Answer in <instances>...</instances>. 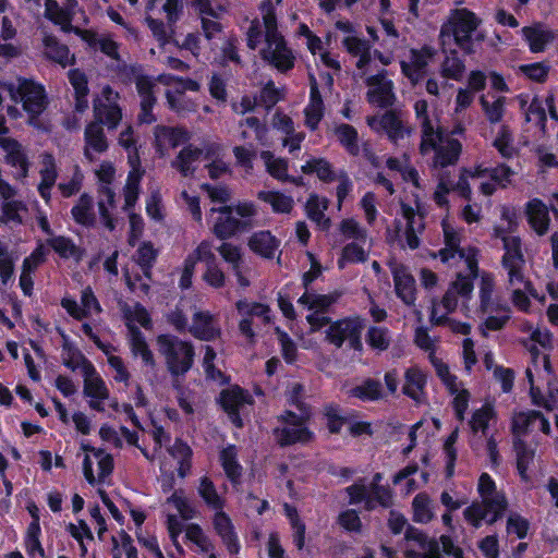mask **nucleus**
Here are the masks:
<instances>
[{"instance_id": "obj_1", "label": "nucleus", "mask_w": 558, "mask_h": 558, "mask_svg": "<svg viewBox=\"0 0 558 558\" xmlns=\"http://www.w3.org/2000/svg\"><path fill=\"white\" fill-rule=\"evenodd\" d=\"M444 232V247L438 252L441 263L458 270L457 279L445 294L441 303L433 307L430 319L436 325H447L454 333L468 335L471 326L466 323L447 318L439 314L442 307L446 314L456 310L457 296L463 301L469 300L473 291L472 279L477 275L478 250L473 246L462 247L463 229L453 226L448 218L441 221Z\"/></svg>"}, {"instance_id": "obj_2", "label": "nucleus", "mask_w": 558, "mask_h": 558, "mask_svg": "<svg viewBox=\"0 0 558 558\" xmlns=\"http://www.w3.org/2000/svg\"><path fill=\"white\" fill-rule=\"evenodd\" d=\"M522 331L527 336L521 342L530 352L531 363L526 368V377L530 383L531 397L535 404L544 405L547 410L558 408V389H553V371L547 354L541 353L536 344L547 349L551 345V332L546 328L533 327L531 324H522Z\"/></svg>"}, {"instance_id": "obj_3", "label": "nucleus", "mask_w": 558, "mask_h": 558, "mask_svg": "<svg viewBox=\"0 0 558 558\" xmlns=\"http://www.w3.org/2000/svg\"><path fill=\"white\" fill-rule=\"evenodd\" d=\"M262 22L254 20L247 31V46L257 49L264 61L280 72L294 66L295 57L288 47L284 37L278 31L275 8L270 0L260 4Z\"/></svg>"}, {"instance_id": "obj_4", "label": "nucleus", "mask_w": 558, "mask_h": 558, "mask_svg": "<svg viewBox=\"0 0 558 558\" xmlns=\"http://www.w3.org/2000/svg\"><path fill=\"white\" fill-rule=\"evenodd\" d=\"M145 434L151 441V446L140 447V449L147 460L158 463L163 475V489H171L174 469L181 478L190 473L192 450L180 439H175L171 445L170 435L161 426L153 424L151 428Z\"/></svg>"}, {"instance_id": "obj_5", "label": "nucleus", "mask_w": 558, "mask_h": 558, "mask_svg": "<svg viewBox=\"0 0 558 558\" xmlns=\"http://www.w3.org/2000/svg\"><path fill=\"white\" fill-rule=\"evenodd\" d=\"M416 119L422 126L421 151L426 154L434 150V166L447 167L453 165L460 155L461 144L451 137L452 134H461L463 128L457 125L451 134L446 133L439 125L436 114L428 112V104L426 100H417L414 105Z\"/></svg>"}, {"instance_id": "obj_6", "label": "nucleus", "mask_w": 558, "mask_h": 558, "mask_svg": "<svg viewBox=\"0 0 558 558\" xmlns=\"http://www.w3.org/2000/svg\"><path fill=\"white\" fill-rule=\"evenodd\" d=\"M118 98V93L107 85L102 87L101 94L94 100L96 121L89 123L85 129L84 156L89 161L94 160L93 153L101 154L108 148L101 124L114 129L122 118L121 109L117 104Z\"/></svg>"}, {"instance_id": "obj_7", "label": "nucleus", "mask_w": 558, "mask_h": 558, "mask_svg": "<svg viewBox=\"0 0 558 558\" xmlns=\"http://www.w3.org/2000/svg\"><path fill=\"white\" fill-rule=\"evenodd\" d=\"M494 234L500 238L504 243L505 254L502 266L507 270L509 288L512 292V302L521 311L526 312L530 306V295L537 298L531 283L525 279L523 268L525 260L521 252L520 239L514 235L506 234L500 227H495Z\"/></svg>"}, {"instance_id": "obj_8", "label": "nucleus", "mask_w": 558, "mask_h": 558, "mask_svg": "<svg viewBox=\"0 0 558 558\" xmlns=\"http://www.w3.org/2000/svg\"><path fill=\"white\" fill-rule=\"evenodd\" d=\"M258 215L257 206L252 202H239L233 206L211 208L208 222L219 239H228L254 227Z\"/></svg>"}, {"instance_id": "obj_9", "label": "nucleus", "mask_w": 558, "mask_h": 558, "mask_svg": "<svg viewBox=\"0 0 558 558\" xmlns=\"http://www.w3.org/2000/svg\"><path fill=\"white\" fill-rule=\"evenodd\" d=\"M302 386L293 384L289 392V402L294 405L298 412L287 410L281 416L282 426L276 428V437L281 445H291L295 442L306 444L313 439V433L307 428L306 421L310 417V411L300 400Z\"/></svg>"}, {"instance_id": "obj_10", "label": "nucleus", "mask_w": 558, "mask_h": 558, "mask_svg": "<svg viewBox=\"0 0 558 558\" xmlns=\"http://www.w3.org/2000/svg\"><path fill=\"white\" fill-rule=\"evenodd\" d=\"M477 492L482 502L473 504L464 510L465 520L476 527L482 522L494 523L497 521L507 507L505 496L497 492L494 480L487 473L480 476Z\"/></svg>"}, {"instance_id": "obj_11", "label": "nucleus", "mask_w": 558, "mask_h": 558, "mask_svg": "<svg viewBox=\"0 0 558 558\" xmlns=\"http://www.w3.org/2000/svg\"><path fill=\"white\" fill-rule=\"evenodd\" d=\"M480 25L477 16L466 9L452 10L440 29V43L444 49L458 46L464 52L473 51V36Z\"/></svg>"}, {"instance_id": "obj_12", "label": "nucleus", "mask_w": 558, "mask_h": 558, "mask_svg": "<svg viewBox=\"0 0 558 558\" xmlns=\"http://www.w3.org/2000/svg\"><path fill=\"white\" fill-rule=\"evenodd\" d=\"M512 175L513 171L506 165H499L494 169L476 166L463 170L457 182V189L461 196L470 198L471 186L478 185L481 192L488 196L496 191L497 186H506Z\"/></svg>"}, {"instance_id": "obj_13", "label": "nucleus", "mask_w": 558, "mask_h": 558, "mask_svg": "<svg viewBox=\"0 0 558 558\" xmlns=\"http://www.w3.org/2000/svg\"><path fill=\"white\" fill-rule=\"evenodd\" d=\"M8 94L12 100L22 102L24 111L28 114V123L40 128L37 118L47 105L44 87L34 81L19 78L16 83L9 85Z\"/></svg>"}, {"instance_id": "obj_14", "label": "nucleus", "mask_w": 558, "mask_h": 558, "mask_svg": "<svg viewBox=\"0 0 558 558\" xmlns=\"http://www.w3.org/2000/svg\"><path fill=\"white\" fill-rule=\"evenodd\" d=\"M157 344L172 375L179 376L190 371L194 359V349L190 342L171 335H160Z\"/></svg>"}, {"instance_id": "obj_15", "label": "nucleus", "mask_w": 558, "mask_h": 558, "mask_svg": "<svg viewBox=\"0 0 558 558\" xmlns=\"http://www.w3.org/2000/svg\"><path fill=\"white\" fill-rule=\"evenodd\" d=\"M383 476L376 473L369 486L354 484L347 488L350 504H363L366 510H374L377 507L388 508L391 506L392 495L389 488L380 486Z\"/></svg>"}, {"instance_id": "obj_16", "label": "nucleus", "mask_w": 558, "mask_h": 558, "mask_svg": "<svg viewBox=\"0 0 558 558\" xmlns=\"http://www.w3.org/2000/svg\"><path fill=\"white\" fill-rule=\"evenodd\" d=\"M157 81L168 87L166 97L172 110L177 112H190L196 109V105L184 95V92H197L199 89L197 82L171 74H161L157 77Z\"/></svg>"}, {"instance_id": "obj_17", "label": "nucleus", "mask_w": 558, "mask_h": 558, "mask_svg": "<svg viewBox=\"0 0 558 558\" xmlns=\"http://www.w3.org/2000/svg\"><path fill=\"white\" fill-rule=\"evenodd\" d=\"M81 450L84 453L83 472L86 481L90 484L104 482L113 469L111 454L102 449L90 447L85 441L81 444Z\"/></svg>"}, {"instance_id": "obj_18", "label": "nucleus", "mask_w": 558, "mask_h": 558, "mask_svg": "<svg viewBox=\"0 0 558 558\" xmlns=\"http://www.w3.org/2000/svg\"><path fill=\"white\" fill-rule=\"evenodd\" d=\"M363 329L364 325L361 318H344L328 326L326 330V338L336 347H341L347 342L350 348L361 350V335Z\"/></svg>"}, {"instance_id": "obj_19", "label": "nucleus", "mask_w": 558, "mask_h": 558, "mask_svg": "<svg viewBox=\"0 0 558 558\" xmlns=\"http://www.w3.org/2000/svg\"><path fill=\"white\" fill-rule=\"evenodd\" d=\"M434 368L450 395L453 396L452 404L457 418L463 421L470 401L469 391L463 388L457 376L451 374L449 366L442 360L434 359Z\"/></svg>"}, {"instance_id": "obj_20", "label": "nucleus", "mask_w": 558, "mask_h": 558, "mask_svg": "<svg viewBox=\"0 0 558 558\" xmlns=\"http://www.w3.org/2000/svg\"><path fill=\"white\" fill-rule=\"evenodd\" d=\"M157 254L158 252L155 250L151 243L145 242L138 247L135 260L142 268L143 276H135L133 278L129 271H125L124 274L125 282L132 292L143 294L148 293L150 269L156 260Z\"/></svg>"}, {"instance_id": "obj_21", "label": "nucleus", "mask_w": 558, "mask_h": 558, "mask_svg": "<svg viewBox=\"0 0 558 558\" xmlns=\"http://www.w3.org/2000/svg\"><path fill=\"white\" fill-rule=\"evenodd\" d=\"M343 45L347 51L352 57L356 58V66L362 71L363 74L369 72L373 69V64L376 62L377 58L385 65H388L392 60L391 56H384L377 52L373 53L368 43L356 36H347L343 39Z\"/></svg>"}, {"instance_id": "obj_22", "label": "nucleus", "mask_w": 558, "mask_h": 558, "mask_svg": "<svg viewBox=\"0 0 558 558\" xmlns=\"http://www.w3.org/2000/svg\"><path fill=\"white\" fill-rule=\"evenodd\" d=\"M62 307L76 320L93 318L102 311L101 305L90 287H86L81 292L80 302L71 296H64L61 300Z\"/></svg>"}, {"instance_id": "obj_23", "label": "nucleus", "mask_w": 558, "mask_h": 558, "mask_svg": "<svg viewBox=\"0 0 558 558\" xmlns=\"http://www.w3.org/2000/svg\"><path fill=\"white\" fill-rule=\"evenodd\" d=\"M367 100L371 105L380 108L390 107L396 100L393 83L387 76V71L383 70L375 75L366 78Z\"/></svg>"}, {"instance_id": "obj_24", "label": "nucleus", "mask_w": 558, "mask_h": 558, "mask_svg": "<svg viewBox=\"0 0 558 558\" xmlns=\"http://www.w3.org/2000/svg\"><path fill=\"white\" fill-rule=\"evenodd\" d=\"M236 310L242 316L239 325L240 331L248 339L255 335L253 329L255 320L262 325L269 324L271 320L270 308L264 303L240 300L236 302Z\"/></svg>"}, {"instance_id": "obj_25", "label": "nucleus", "mask_w": 558, "mask_h": 558, "mask_svg": "<svg viewBox=\"0 0 558 558\" xmlns=\"http://www.w3.org/2000/svg\"><path fill=\"white\" fill-rule=\"evenodd\" d=\"M114 167L108 161L100 163L99 168L96 170V177L102 185L100 192L104 197L98 202V209L105 226L109 230L114 229L113 221L109 215V209L112 208L114 201V193L110 187V184L114 179Z\"/></svg>"}, {"instance_id": "obj_26", "label": "nucleus", "mask_w": 558, "mask_h": 558, "mask_svg": "<svg viewBox=\"0 0 558 558\" xmlns=\"http://www.w3.org/2000/svg\"><path fill=\"white\" fill-rule=\"evenodd\" d=\"M335 301L336 298L332 295L316 294L310 291H306L299 299V303L301 305H304L308 310L313 311V313L306 316L311 331H317L328 325V318L323 313V311L328 308Z\"/></svg>"}, {"instance_id": "obj_27", "label": "nucleus", "mask_w": 558, "mask_h": 558, "mask_svg": "<svg viewBox=\"0 0 558 558\" xmlns=\"http://www.w3.org/2000/svg\"><path fill=\"white\" fill-rule=\"evenodd\" d=\"M434 56L435 50L430 47L411 49L408 56L401 61L402 73L413 84H416L426 74L427 66L434 60Z\"/></svg>"}, {"instance_id": "obj_28", "label": "nucleus", "mask_w": 558, "mask_h": 558, "mask_svg": "<svg viewBox=\"0 0 558 558\" xmlns=\"http://www.w3.org/2000/svg\"><path fill=\"white\" fill-rule=\"evenodd\" d=\"M219 402L229 414L233 424L240 427L242 426L241 414L246 411L253 400L248 392L234 386L221 391Z\"/></svg>"}, {"instance_id": "obj_29", "label": "nucleus", "mask_w": 558, "mask_h": 558, "mask_svg": "<svg viewBox=\"0 0 558 558\" xmlns=\"http://www.w3.org/2000/svg\"><path fill=\"white\" fill-rule=\"evenodd\" d=\"M0 148L4 151L5 162L15 169L14 179L24 180L28 177L31 161L24 147L15 140L0 136Z\"/></svg>"}, {"instance_id": "obj_30", "label": "nucleus", "mask_w": 558, "mask_h": 558, "mask_svg": "<svg viewBox=\"0 0 558 558\" xmlns=\"http://www.w3.org/2000/svg\"><path fill=\"white\" fill-rule=\"evenodd\" d=\"M84 395L88 398L89 407L98 412L105 410V401L109 399V390L94 366H87L83 375Z\"/></svg>"}, {"instance_id": "obj_31", "label": "nucleus", "mask_w": 558, "mask_h": 558, "mask_svg": "<svg viewBox=\"0 0 558 558\" xmlns=\"http://www.w3.org/2000/svg\"><path fill=\"white\" fill-rule=\"evenodd\" d=\"M368 125L376 132H385L396 144L410 135L411 130L405 128L393 112L368 118Z\"/></svg>"}, {"instance_id": "obj_32", "label": "nucleus", "mask_w": 558, "mask_h": 558, "mask_svg": "<svg viewBox=\"0 0 558 558\" xmlns=\"http://www.w3.org/2000/svg\"><path fill=\"white\" fill-rule=\"evenodd\" d=\"M189 133L180 128L157 125L154 130V147L159 157H165L171 148L189 141Z\"/></svg>"}, {"instance_id": "obj_33", "label": "nucleus", "mask_w": 558, "mask_h": 558, "mask_svg": "<svg viewBox=\"0 0 558 558\" xmlns=\"http://www.w3.org/2000/svg\"><path fill=\"white\" fill-rule=\"evenodd\" d=\"M213 526L230 555L239 554L240 541L231 518L222 510L215 511Z\"/></svg>"}, {"instance_id": "obj_34", "label": "nucleus", "mask_w": 558, "mask_h": 558, "mask_svg": "<svg viewBox=\"0 0 558 558\" xmlns=\"http://www.w3.org/2000/svg\"><path fill=\"white\" fill-rule=\"evenodd\" d=\"M122 317L128 328V337L143 333L138 327L151 329L153 322L148 311L140 303H123L121 305Z\"/></svg>"}, {"instance_id": "obj_35", "label": "nucleus", "mask_w": 558, "mask_h": 558, "mask_svg": "<svg viewBox=\"0 0 558 558\" xmlns=\"http://www.w3.org/2000/svg\"><path fill=\"white\" fill-rule=\"evenodd\" d=\"M397 295L408 305L415 301V281L407 268L397 262L389 263Z\"/></svg>"}, {"instance_id": "obj_36", "label": "nucleus", "mask_w": 558, "mask_h": 558, "mask_svg": "<svg viewBox=\"0 0 558 558\" xmlns=\"http://www.w3.org/2000/svg\"><path fill=\"white\" fill-rule=\"evenodd\" d=\"M189 331L197 339L210 341L220 336V327L209 312L196 311Z\"/></svg>"}, {"instance_id": "obj_37", "label": "nucleus", "mask_w": 558, "mask_h": 558, "mask_svg": "<svg viewBox=\"0 0 558 558\" xmlns=\"http://www.w3.org/2000/svg\"><path fill=\"white\" fill-rule=\"evenodd\" d=\"M40 182L37 186L41 198L48 204L51 198V189L56 184L58 178L57 162L54 157L49 153L40 155Z\"/></svg>"}, {"instance_id": "obj_38", "label": "nucleus", "mask_w": 558, "mask_h": 558, "mask_svg": "<svg viewBox=\"0 0 558 558\" xmlns=\"http://www.w3.org/2000/svg\"><path fill=\"white\" fill-rule=\"evenodd\" d=\"M310 101L304 108V123L310 130H316L324 117V102L317 80L311 75Z\"/></svg>"}, {"instance_id": "obj_39", "label": "nucleus", "mask_w": 558, "mask_h": 558, "mask_svg": "<svg viewBox=\"0 0 558 558\" xmlns=\"http://www.w3.org/2000/svg\"><path fill=\"white\" fill-rule=\"evenodd\" d=\"M137 92L141 97V113L138 120L141 123H151L155 117L151 113L153 107L156 102L155 97V81L151 77L140 76L136 80Z\"/></svg>"}, {"instance_id": "obj_40", "label": "nucleus", "mask_w": 558, "mask_h": 558, "mask_svg": "<svg viewBox=\"0 0 558 558\" xmlns=\"http://www.w3.org/2000/svg\"><path fill=\"white\" fill-rule=\"evenodd\" d=\"M415 207L410 204H405L401 202V214L403 219L405 220L404 231L407 233L408 245L411 248H416L418 246V238L416 236V232H418L423 228V217L417 213L418 206V195L414 194Z\"/></svg>"}, {"instance_id": "obj_41", "label": "nucleus", "mask_w": 558, "mask_h": 558, "mask_svg": "<svg viewBox=\"0 0 558 558\" xmlns=\"http://www.w3.org/2000/svg\"><path fill=\"white\" fill-rule=\"evenodd\" d=\"M426 375L416 366L410 367L404 373L402 392L416 404L425 402Z\"/></svg>"}, {"instance_id": "obj_42", "label": "nucleus", "mask_w": 558, "mask_h": 558, "mask_svg": "<svg viewBox=\"0 0 558 558\" xmlns=\"http://www.w3.org/2000/svg\"><path fill=\"white\" fill-rule=\"evenodd\" d=\"M82 330L85 336L93 340L94 343L108 355V364L114 371V380L128 385L130 380V373L125 367L122 359L109 353V348L99 340L98 336L93 331V328L89 324H83Z\"/></svg>"}, {"instance_id": "obj_43", "label": "nucleus", "mask_w": 558, "mask_h": 558, "mask_svg": "<svg viewBox=\"0 0 558 558\" xmlns=\"http://www.w3.org/2000/svg\"><path fill=\"white\" fill-rule=\"evenodd\" d=\"M483 323L480 326V331L483 336H487L489 331L501 329L510 317V312L507 305L496 303L488 311L481 310Z\"/></svg>"}, {"instance_id": "obj_44", "label": "nucleus", "mask_w": 558, "mask_h": 558, "mask_svg": "<svg viewBox=\"0 0 558 558\" xmlns=\"http://www.w3.org/2000/svg\"><path fill=\"white\" fill-rule=\"evenodd\" d=\"M65 7L62 8L56 0H45V12L44 15L47 20L51 21L54 25L60 26L63 32H71L72 17L76 13L77 8H70L66 2Z\"/></svg>"}, {"instance_id": "obj_45", "label": "nucleus", "mask_w": 558, "mask_h": 558, "mask_svg": "<svg viewBox=\"0 0 558 558\" xmlns=\"http://www.w3.org/2000/svg\"><path fill=\"white\" fill-rule=\"evenodd\" d=\"M525 211L531 228L538 235L545 234L550 223L547 206L541 199L533 198L526 204Z\"/></svg>"}, {"instance_id": "obj_46", "label": "nucleus", "mask_w": 558, "mask_h": 558, "mask_svg": "<svg viewBox=\"0 0 558 558\" xmlns=\"http://www.w3.org/2000/svg\"><path fill=\"white\" fill-rule=\"evenodd\" d=\"M196 5L202 15L203 29L208 39L220 31V25L211 20L219 17L225 8L216 3V0H196Z\"/></svg>"}, {"instance_id": "obj_47", "label": "nucleus", "mask_w": 558, "mask_h": 558, "mask_svg": "<svg viewBox=\"0 0 558 558\" xmlns=\"http://www.w3.org/2000/svg\"><path fill=\"white\" fill-rule=\"evenodd\" d=\"M366 244L351 241L343 245L337 259L338 268L344 269L349 265L365 263L369 257V250Z\"/></svg>"}, {"instance_id": "obj_48", "label": "nucleus", "mask_w": 558, "mask_h": 558, "mask_svg": "<svg viewBox=\"0 0 558 558\" xmlns=\"http://www.w3.org/2000/svg\"><path fill=\"white\" fill-rule=\"evenodd\" d=\"M248 246L259 256L272 258L279 250L280 241L270 231H258L250 238Z\"/></svg>"}, {"instance_id": "obj_49", "label": "nucleus", "mask_w": 558, "mask_h": 558, "mask_svg": "<svg viewBox=\"0 0 558 558\" xmlns=\"http://www.w3.org/2000/svg\"><path fill=\"white\" fill-rule=\"evenodd\" d=\"M522 33L532 52L544 51L554 39L553 32L543 25L524 27Z\"/></svg>"}, {"instance_id": "obj_50", "label": "nucleus", "mask_w": 558, "mask_h": 558, "mask_svg": "<svg viewBox=\"0 0 558 558\" xmlns=\"http://www.w3.org/2000/svg\"><path fill=\"white\" fill-rule=\"evenodd\" d=\"M327 208V198L318 195H311L305 205L307 217L322 230L330 227V219L325 215Z\"/></svg>"}, {"instance_id": "obj_51", "label": "nucleus", "mask_w": 558, "mask_h": 558, "mask_svg": "<svg viewBox=\"0 0 558 558\" xmlns=\"http://www.w3.org/2000/svg\"><path fill=\"white\" fill-rule=\"evenodd\" d=\"M204 151L195 148L192 145L184 147L172 162V166L178 169L183 175H190L194 172L201 160Z\"/></svg>"}, {"instance_id": "obj_52", "label": "nucleus", "mask_w": 558, "mask_h": 558, "mask_svg": "<svg viewBox=\"0 0 558 558\" xmlns=\"http://www.w3.org/2000/svg\"><path fill=\"white\" fill-rule=\"evenodd\" d=\"M257 197L268 204L276 214H289L294 207L293 197L278 191H260Z\"/></svg>"}, {"instance_id": "obj_53", "label": "nucleus", "mask_w": 558, "mask_h": 558, "mask_svg": "<svg viewBox=\"0 0 558 558\" xmlns=\"http://www.w3.org/2000/svg\"><path fill=\"white\" fill-rule=\"evenodd\" d=\"M197 493L204 502L214 511L222 510L225 508V498L218 494L215 484L208 476L199 478Z\"/></svg>"}, {"instance_id": "obj_54", "label": "nucleus", "mask_w": 558, "mask_h": 558, "mask_svg": "<svg viewBox=\"0 0 558 558\" xmlns=\"http://www.w3.org/2000/svg\"><path fill=\"white\" fill-rule=\"evenodd\" d=\"M413 521L426 524L435 517V506L430 497L421 493L417 494L412 501Z\"/></svg>"}, {"instance_id": "obj_55", "label": "nucleus", "mask_w": 558, "mask_h": 558, "mask_svg": "<svg viewBox=\"0 0 558 558\" xmlns=\"http://www.w3.org/2000/svg\"><path fill=\"white\" fill-rule=\"evenodd\" d=\"M69 80L75 93V108L77 111L83 112L88 107L86 75L80 70H71L69 72Z\"/></svg>"}, {"instance_id": "obj_56", "label": "nucleus", "mask_w": 558, "mask_h": 558, "mask_svg": "<svg viewBox=\"0 0 558 558\" xmlns=\"http://www.w3.org/2000/svg\"><path fill=\"white\" fill-rule=\"evenodd\" d=\"M44 47L45 54L60 65L66 66L72 63L73 56L70 54L69 48L59 44L53 36L44 37Z\"/></svg>"}, {"instance_id": "obj_57", "label": "nucleus", "mask_w": 558, "mask_h": 558, "mask_svg": "<svg viewBox=\"0 0 558 558\" xmlns=\"http://www.w3.org/2000/svg\"><path fill=\"white\" fill-rule=\"evenodd\" d=\"M220 146L213 144L206 147L204 159L207 161L205 167L211 179H218L229 173V166L219 158Z\"/></svg>"}, {"instance_id": "obj_58", "label": "nucleus", "mask_w": 558, "mask_h": 558, "mask_svg": "<svg viewBox=\"0 0 558 558\" xmlns=\"http://www.w3.org/2000/svg\"><path fill=\"white\" fill-rule=\"evenodd\" d=\"M15 35L16 29L12 22L4 16L0 26V56L12 58L19 54V48L11 43Z\"/></svg>"}, {"instance_id": "obj_59", "label": "nucleus", "mask_w": 558, "mask_h": 558, "mask_svg": "<svg viewBox=\"0 0 558 558\" xmlns=\"http://www.w3.org/2000/svg\"><path fill=\"white\" fill-rule=\"evenodd\" d=\"M61 356L68 368L73 372L80 371L82 375L87 372V366H94L77 348L66 342L63 345Z\"/></svg>"}, {"instance_id": "obj_60", "label": "nucleus", "mask_w": 558, "mask_h": 558, "mask_svg": "<svg viewBox=\"0 0 558 558\" xmlns=\"http://www.w3.org/2000/svg\"><path fill=\"white\" fill-rule=\"evenodd\" d=\"M144 170L141 166L131 167L128 175L126 184L124 187V202L125 209H130L134 206L140 194V183L143 177Z\"/></svg>"}, {"instance_id": "obj_61", "label": "nucleus", "mask_w": 558, "mask_h": 558, "mask_svg": "<svg viewBox=\"0 0 558 558\" xmlns=\"http://www.w3.org/2000/svg\"><path fill=\"white\" fill-rule=\"evenodd\" d=\"M129 344L134 357H140L144 365L154 368L155 359L151 350L149 349L143 333L134 332V336H129Z\"/></svg>"}, {"instance_id": "obj_62", "label": "nucleus", "mask_w": 558, "mask_h": 558, "mask_svg": "<svg viewBox=\"0 0 558 558\" xmlns=\"http://www.w3.org/2000/svg\"><path fill=\"white\" fill-rule=\"evenodd\" d=\"M349 396L362 401H376L383 397L381 385L378 380L366 379L362 384L351 388Z\"/></svg>"}, {"instance_id": "obj_63", "label": "nucleus", "mask_w": 558, "mask_h": 558, "mask_svg": "<svg viewBox=\"0 0 558 558\" xmlns=\"http://www.w3.org/2000/svg\"><path fill=\"white\" fill-rule=\"evenodd\" d=\"M495 411L490 403H484L476 409L470 420V427L473 433L485 434L490 423L495 421Z\"/></svg>"}, {"instance_id": "obj_64", "label": "nucleus", "mask_w": 558, "mask_h": 558, "mask_svg": "<svg viewBox=\"0 0 558 558\" xmlns=\"http://www.w3.org/2000/svg\"><path fill=\"white\" fill-rule=\"evenodd\" d=\"M238 452L234 446H228L220 452V463L228 478L235 483L241 476L242 466L238 462Z\"/></svg>"}]
</instances>
